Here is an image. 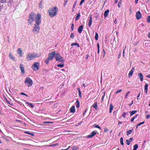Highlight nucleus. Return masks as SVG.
Instances as JSON below:
<instances>
[{
    "label": "nucleus",
    "instance_id": "63",
    "mask_svg": "<svg viewBox=\"0 0 150 150\" xmlns=\"http://www.w3.org/2000/svg\"><path fill=\"white\" fill-rule=\"evenodd\" d=\"M105 52H104V53H103V57H105Z\"/></svg>",
    "mask_w": 150,
    "mask_h": 150
},
{
    "label": "nucleus",
    "instance_id": "13",
    "mask_svg": "<svg viewBox=\"0 0 150 150\" xmlns=\"http://www.w3.org/2000/svg\"><path fill=\"white\" fill-rule=\"evenodd\" d=\"M92 107L94 108L96 110H97L98 109L97 102L94 103V104L92 105Z\"/></svg>",
    "mask_w": 150,
    "mask_h": 150
},
{
    "label": "nucleus",
    "instance_id": "44",
    "mask_svg": "<svg viewBox=\"0 0 150 150\" xmlns=\"http://www.w3.org/2000/svg\"><path fill=\"white\" fill-rule=\"evenodd\" d=\"M21 95H24V96H26L27 97H28V96L26 94L22 92V93H21Z\"/></svg>",
    "mask_w": 150,
    "mask_h": 150
},
{
    "label": "nucleus",
    "instance_id": "58",
    "mask_svg": "<svg viewBox=\"0 0 150 150\" xmlns=\"http://www.w3.org/2000/svg\"><path fill=\"white\" fill-rule=\"evenodd\" d=\"M105 93L104 92V93L103 95L102 96V99H104V96H105Z\"/></svg>",
    "mask_w": 150,
    "mask_h": 150
},
{
    "label": "nucleus",
    "instance_id": "52",
    "mask_svg": "<svg viewBox=\"0 0 150 150\" xmlns=\"http://www.w3.org/2000/svg\"><path fill=\"white\" fill-rule=\"evenodd\" d=\"M108 129L106 128H104V132H106L107 131H108Z\"/></svg>",
    "mask_w": 150,
    "mask_h": 150
},
{
    "label": "nucleus",
    "instance_id": "15",
    "mask_svg": "<svg viewBox=\"0 0 150 150\" xmlns=\"http://www.w3.org/2000/svg\"><path fill=\"white\" fill-rule=\"evenodd\" d=\"M75 111L74 106H73L70 109V112L71 113H74Z\"/></svg>",
    "mask_w": 150,
    "mask_h": 150
},
{
    "label": "nucleus",
    "instance_id": "27",
    "mask_svg": "<svg viewBox=\"0 0 150 150\" xmlns=\"http://www.w3.org/2000/svg\"><path fill=\"white\" fill-rule=\"evenodd\" d=\"M133 130V128L132 129H131V130H129V131H127V135H129V134H130L132 132Z\"/></svg>",
    "mask_w": 150,
    "mask_h": 150
},
{
    "label": "nucleus",
    "instance_id": "50",
    "mask_svg": "<svg viewBox=\"0 0 150 150\" xmlns=\"http://www.w3.org/2000/svg\"><path fill=\"white\" fill-rule=\"evenodd\" d=\"M80 103H76V106L77 108H79V107Z\"/></svg>",
    "mask_w": 150,
    "mask_h": 150
},
{
    "label": "nucleus",
    "instance_id": "6",
    "mask_svg": "<svg viewBox=\"0 0 150 150\" xmlns=\"http://www.w3.org/2000/svg\"><path fill=\"white\" fill-rule=\"evenodd\" d=\"M39 63L38 62H36L34 63L32 67V69L34 71H37L39 69Z\"/></svg>",
    "mask_w": 150,
    "mask_h": 150
},
{
    "label": "nucleus",
    "instance_id": "36",
    "mask_svg": "<svg viewBox=\"0 0 150 150\" xmlns=\"http://www.w3.org/2000/svg\"><path fill=\"white\" fill-rule=\"evenodd\" d=\"M97 46L98 49V50L97 51V53L98 54L99 53V52H100V50H99L100 47H99V43H98L97 44Z\"/></svg>",
    "mask_w": 150,
    "mask_h": 150
},
{
    "label": "nucleus",
    "instance_id": "18",
    "mask_svg": "<svg viewBox=\"0 0 150 150\" xmlns=\"http://www.w3.org/2000/svg\"><path fill=\"white\" fill-rule=\"evenodd\" d=\"M133 139V138L132 137L130 138L129 140H126V142L127 144L128 145H129L130 144V142H131L132 140Z\"/></svg>",
    "mask_w": 150,
    "mask_h": 150
},
{
    "label": "nucleus",
    "instance_id": "40",
    "mask_svg": "<svg viewBox=\"0 0 150 150\" xmlns=\"http://www.w3.org/2000/svg\"><path fill=\"white\" fill-rule=\"evenodd\" d=\"M72 149L73 150H77V147L76 146H74L73 147H72Z\"/></svg>",
    "mask_w": 150,
    "mask_h": 150
},
{
    "label": "nucleus",
    "instance_id": "34",
    "mask_svg": "<svg viewBox=\"0 0 150 150\" xmlns=\"http://www.w3.org/2000/svg\"><path fill=\"white\" fill-rule=\"evenodd\" d=\"M9 56L10 57V58L12 59V60H15V58L14 57H13V56H12L11 53H10L9 54Z\"/></svg>",
    "mask_w": 150,
    "mask_h": 150
},
{
    "label": "nucleus",
    "instance_id": "16",
    "mask_svg": "<svg viewBox=\"0 0 150 150\" xmlns=\"http://www.w3.org/2000/svg\"><path fill=\"white\" fill-rule=\"evenodd\" d=\"M109 9H107L105 11L104 13V16L105 17H107L108 15V13L109 12Z\"/></svg>",
    "mask_w": 150,
    "mask_h": 150
},
{
    "label": "nucleus",
    "instance_id": "49",
    "mask_svg": "<svg viewBox=\"0 0 150 150\" xmlns=\"http://www.w3.org/2000/svg\"><path fill=\"white\" fill-rule=\"evenodd\" d=\"M85 0H81L80 2V5H82V4L84 2Z\"/></svg>",
    "mask_w": 150,
    "mask_h": 150
},
{
    "label": "nucleus",
    "instance_id": "25",
    "mask_svg": "<svg viewBox=\"0 0 150 150\" xmlns=\"http://www.w3.org/2000/svg\"><path fill=\"white\" fill-rule=\"evenodd\" d=\"M74 45L77 46L78 47H79V44L78 43H73L71 45V46H74Z\"/></svg>",
    "mask_w": 150,
    "mask_h": 150
},
{
    "label": "nucleus",
    "instance_id": "43",
    "mask_svg": "<svg viewBox=\"0 0 150 150\" xmlns=\"http://www.w3.org/2000/svg\"><path fill=\"white\" fill-rule=\"evenodd\" d=\"M147 21L148 23L150 22V16H149L147 17Z\"/></svg>",
    "mask_w": 150,
    "mask_h": 150
},
{
    "label": "nucleus",
    "instance_id": "20",
    "mask_svg": "<svg viewBox=\"0 0 150 150\" xmlns=\"http://www.w3.org/2000/svg\"><path fill=\"white\" fill-rule=\"evenodd\" d=\"M80 16H81V15H80V12H79L78 13V14H77V15L76 17L75 18L76 20H78L79 19V18Z\"/></svg>",
    "mask_w": 150,
    "mask_h": 150
},
{
    "label": "nucleus",
    "instance_id": "48",
    "mask_svg": "<svg viewBox=\"0 0 150 150\" xmlns=\"http://www.w3.org/2000/svg\"><path fill=\"white\" fill-rule=\"evenodd\" d=\"M122 91V90L121 89H120L117 91L116 92H115V93L116 94H117L118 93H120Z\"/></svg>",
    "mask_w": 150,
    "mask_h": 150
},
{
    "label": "nucleus",
    "instance_id": "61",
    "mask_svg": "<svg viewBox=\"0 0 150 150\" xmlns=\"http://www.w3.org/2000/svg\"><path fill=\"white\" fill-rule=\"evenodd\" d=\"M134 118H133V117H132V118L131 119V121L132 122H133V121H134Z\"/></svg>",
    "mask_w": 150,
    "mask_h": 150
},
{
    "label": "nucleus",
    "instance_id": "46",
    "mask_svg": "<svg viewBox=\"0 0 150 150\" xmlns=\"http://www.w3.org/2000/svg\"><path fill=\"white\" fill-rule=\"evenodd\" d=\"M74 37V35L73 34V33H71V35H70V37L72 38H73Z\"/></svg>",
    "mask_w": 150,
    "mask_h": 150
},
{
    "label": "nucleus",
    "instance_id": "57",
    "mask_svg": "<svg viewBox=\"0 0 150 150\" xmlns=\"http://www.w3.org/2000/svg\"><path fill=\"white\" fill-rule=\"evenodd\" d=\"M76 103H80L78 99H76Z\"/></svg>",
    "mask_w": 150,
    "mask_h": 150
},
{
    "label": "nucleus",
    "instance_id": "42",
    "mask_svg": "<svg viewBox=\"0 0 150 150\" xmlns=\"http://www.w3.org/2000/svg\"><path fill=\"white\" fill-rule=\"evenodd\" d=\"M74 24L73 23L71 25V31L73 30L74 29Z\"/></svg>",
    "mask_w": 150,
    "mask_h": 150
},
{
    "label": "nucleus",
    "instance_id": "2",
    "mask_svg": "<svg viewBox=\"0 0 150 150\" xmlns=\"http://www.w3.org/2000/svg\"><path fill=\"white\" fill-rule=\"evenodd\" d=\"M39 57V55L37 54L29 53L26 56V58L28 61H30L33 60L34 58Z\"/></svg>",
    "mask_w": 150,
    "mask_h": 150
},
{
    "label": "nucleus",
    "instance_id": "35",
    "mask_svg": "<svg viewBox=\"0 0 150 150\" xmlns=\"http://www.w3.org/2000/svg\"><path fill=\"white\" fill-rule=\"evenodd\" d=\"M148 84L146 83V84H145L144 86V90H148Z\"/></svg>",
    "mask_w": 150,
    "mask_h": 150
},
{
    "label": "nucleus",
    "instance_id": "54",
    "mask_svg": "<svg viewBox=\"0 0 150 150\" xmlns=\"http://www.w3.org/2000/svg\"><path fill=\"white\" fill-rule=\"evenodd\" d=\"M140 94V93H139V94H138V95L137 96V100H139V97Z\"/></svg>",
    "mask_w": 150,
    "mask_h": 150
},
{
    "label": "nucleus",
    "instance_id": "30",
    "mask_svg": "<svg viewBox=\"0 0 150 150\" xmlns=\"http://www.w3.org/2000/svg\"><path fill=\"white\" fill-rule=\"evenodd\" d=\"M77 90L78 91V93H79V96H80L81 97V91H80V90L79 88H77Z\"/></svg>",
    "mask_w": 150,
    "mask_h": 150
},
{
    "label": "nucleus",
    "instance_id": "23",
    "mask_svg": "<svg viewBox=\"0 0 150 150\" xmlns=\"http://www.w3.org/2000/svg\"><path fill=\"white\" fill-rule=\"evenodd\" d=\"M25 103L28 104V105L31 108H33V105L32 103H30L28 102H26Z\"/></svg>",
    "mask_w": 150,
    "mask_h": 150
},
{
    "label": "nucleus",
    "instance_id": "28",
    "mask_svg": "<svg viewBox=\"0 0 150 150\" xmlns=\"http://www.w3.org/2000/svg\"><path fill=\"white\" fill-rule=\"evenodd\" d=\"M122 1L121 0H120L119 1V2L118 3V6L119 7H121V4H122Z\"/></svg>",
    "mask_w": 150,
    "mask_h": 150
},
{
    "label": "nucleus",
    "instance_id": "32",
    "mask_svg": "<svg viewBox=\"0 0 150 150\" xmlns=\"http://www.w3.org/2000/svg\"><path fill=\"white\" fill-rule=\"evenodd\" d=\"M25 133H26V134H29L31 135L32 136H34V134L33 133H30V132H27V131H25Z\"/></svg>",
    "mask_w": 150,
    "mask_h": 150
},
{
    "label": "nucleus",
    "instance_id": "8",
    "mask_svg": "<svg viewBox=\"0 0 150 150\" xmlns=\"http://www.w3.org/2000/svg\"><path fill=\"white\" fill-rule=\"evenodd\" d=\"M136 16L137 20H139L142 18V15L140 11H137L136 14Z\"/></svg>",
    "mask_w": 150,
    "mask_h": 150
},
{
    "label": "nucleus",
    "instance_id": "29",
    "mask_svg": "<svg viewBox=\"0 0 150 150\" xmlns=\"http://www.w3.org/2000/svg\"><path fill=\"white\" fill-rule=\"evenodd\" d=\"M42 0H41L40 1V2L39 4V7L40 8H42Z\"/></svg>",
    "mask_w": 150,
    "mask_h": 150
},
{
    "label": "nucleus",
    "instance_id": "33",
    "mask_svg": "<svg viewBox=\"0 0 150 150\" xmlns=\"http://www.w3.org/2000/svg\"><path fill=\"white\" fill-rule=\"evenodd\" d=\"M120 143L121 144L123 145H124V143L123 142V138L122 137H121L120 138Z\"/></svg>",
    "mask_w": 150,
    "mask_h": 150
},
{
    "label": "nucleus",
    "instance_id": "38",
    "mask_svg": "<svg viewBox=\"0 0 150 150\" xmlns=\"http://www.w3.org/2000/svg\"><path fill=\"white\" fill-rule=\"evenodd\" d=\"M69 0H64V6H65L67 3V2H68Z\"/></svg>",
    "mask_w": 150,
    "mask_h": 150
},
{
    "label": "nucleus",
    "instance_id": "4",
    "mask_svg": "<svg viewBox=\"0 0 150 150\" xmlns=\"http://www.w3.org/2000/svg\"><path fill=\"white\" fill-rule=\"evenodd\" d=\"M25 83L28 86H31L33 83L32 80L29 77H27L26 78Z\"/></svg>",
    "mask_w": 150,
    "mask_h": 150
},
{
    "label": "nucleus",
    "instance_id": "53",
    "mask_svg": "<svg viewBox=\"0 0 150 150\" xmlns=\"http://www.w3.org/2000/svg\"><path fill=\"white\" fill-rule=\"evenodd\" d=\"M150 117V115H146V118H147V119H149Z\"/></svg>",
    "mask_w": 150,
    "mask_h": 150
},
{
    "label": "nucleus",
    "instance_id": "19",
    "mask_svg": "<svg viewBox=\"0 0 150 150\" xmlns=\"http://www.w3.org/2000/svg\"><path fill=\"white\" fill-rule=\"evenodd\" d=\"M137 112V110H132V111H130L129 113L130 114V116H131L133 115L134 114L136 113Z\"/></svg>",
    "mask_w": 150,
    "mask_h": 150
},
{
    "label": "nucleus",
    "instance_id": "31",
    "mask_svg": "<svg viewBox=\"0 0 150 150\" xmlns=\"http://www.w3.org/2000/svg\"><path fill=\"white\" fill-rule=\"evenodd\" d=\"M93 126L95 127L98 128L100 130L101 129V127L98 125L95 124L93 125Z\"/></svg>",
    "mask_w": 150,
    "mask_h": 150
},
{
    "label": "nucleus",
    "instance_id": "17",
    "mask_svg": "<svg viewBox=\"0 0 150 150\" xmlns=\"http://www.w3.org/2000/svg\"><path fill=\"white\" fill-rule=\"evenodd\" d=\"M138 76L139 77L141 81H142L143 79V76L142 73H139Z\"/></svg>",
    "mask_w": 150,
    "mask_h": 150
},
{
    "label": "nucleus",
    "instance_id": "55",
    "mask_svg": "<svg viewBox=\"0 0 150 150\" xmlns=\"http://www.w3.org/2000/svg\"><path fill=\"white\" fill-rule=\"evenodd\" d=\"M138 115H135L134 116V117H133V118H134V119H135L137 117Z\"/></svg>",
    "mask_w": 150,
    "mask_h": 150
},
{
    "label": "nucleus",
    "instance_id": "62",
    "mask_svg": "<svg viewBox=\"0 0 150 150\" xmlns=\"http://www.w3.org/2000/svg\"><path fill=\"white\" fill-rule=\"evenodd\" d=\"M133 101H132V103H130V104H129V105L130 106H131V105H132V104H133Z\"/></svg>",
    "mask_w": 150,
    "mask_h": 150
},
{
    "label": "nucleus",
    "instance_id": "45",
    "mask_svg": "<svg viewBox=\"0 0 150 150\" xmlns=\"http://www.w3.org/2000/svg\"><path fill=\"white\" fill-rule=\"evenodd\" d=\"M129 93H130L129 91H128V92H127L126 93V95H125V98H127V96H128V95L129 94Z\"/></svg>",
    "mask_w": 150,
    "mask_h": 150
},
{
    "label": "nucleus",
    "instance_id": "26",
    "mask_svg": "<svg viewBox=\"0 0 150 150\" xmlns=\"http://www.w3.org/2000/svg\"><path fill=\"white\" fill-rule=\"evenodd\" d=\"M138 145L137 144H135L134 146V149L133 150H136L138 148Z\"/></svg>",
    "mask_w": 150,
    "mask_h": 150
},
{
    "label": "nucleus",
    "instance_id": "21",
    "mask_svg": "<svg viewBox=\"0 0 150 150\" xmlns=\"http://www.w3.org/2000/svg\"><path fill=\"white\" fill-rule=\"evenodd\" d=\"M113 106L112 104H110V108L109 109V112L111 113L112 112V110L113 109Z\"/></svg>",
    "mask_w": 150,
    "mask_h": 150
},
{
    "label": "nucleus",
    "instance_id": "41",
    "mask_svg": "<svg viewBox=\"0 0 150 150\" xmlns=\"http://www.w3.org/2000/svg\"><path fill=\"white\" fill-rule=\"evenodd\" d=\"M49 60L50 59H48V58L47 59H46L45 61V62L47 64H48L49 63Z\"/></svg>",
    "mask_w": 150,
    "mask_h": 150
},
{
    "label": "nucleus",
    "instance_id": "9",
    "mask_svg": "<svg viewBox=\"0 0 150 150\" xmlns=\"http://www.w3.org/2000/svg\"><path fill=\"white\" fill-rule=\"evenodd\" d=\"M96 134V132L94 131H93L90 135L87 136L88 138H92Z\"/></svg>",
    "mask_w": 150,
    "mask_h": 150
},
{
    "label": "nucleus",
    "instance_id": "5",
    "mask_svg": "<svg viewBox=\"0 0 150 150\" xmlns=\"http://www.w3.org/2000/svg\"><path fill=\"white\" fill-rule=\"evenodd\" d=\"M55 58L57 61L63 62L65 61L63 58L59 54H57L55 55Z\"/></svg>",
    "mask_w": 150,
    "mask_h": 150
},
{
    "label": "nucleus",
    "instance_id": "37",
    "mask_svg": "<svg viewBox=\"0 0 150 150\" xmlns=\"http://www.w3.org/2000/svg\"><path fill=\"white\" fill-rule=\"evenodd\" d=\"M64 64H58L57 65V66L58 67H60L61 68H62L64 67Z\"/></svg>",
    "mask_w": 150,
    "mask_h": 150
},
{
    "label": "nucleus",
    "instance_id": "10",
    "mask_svg": "<svg viewBox=\"0 0 150 150\" xmlns=\"http://www.w3.org/2000/svg\"><path fill=\"white\" fill-rule=\"evenodd\" d=\"M83 25H80L78 28V32L79 34H81L83 30Z\"/></svg>",
    "mask_w": 150,
    "mask_h": 150
},
{
    "label": "nucleus",
    "instance_id": "7",
    "mask_svg": "<svg viewBox=\"0 0 150 150\" xmlns=\"http://www.w3.org/2000/svg\"><path fill=\"white\" fill-rule=\"evenodd\" d=\"M55 51H53L51 52V53L49 54V56L48 58L49 59H50V60H52L53 58H54V56L55 55Z\"/></svg>",
    "mask_w": 150,
    "mask_h": 150
},
{
    "label": "nucleus",
    "instance_id": "3",
    "mask_svg": "<svg viewBox=\"0 0 150 150\" xmlns=\"http://www.w3.org/2000/svg\"><path fill=\"white\" fill-rule=\"evenodd\" d=\"M58 10V9L56 6L52 8L49 12V15L51 17L54 16L56 15Z\"/></svg>",
    "mask_w": 150,
    "mask_h": 150
},
{
    "label": "nucleus",
    "instance_id": "51",
    "mask_svg": "<svg viewBox=\"0 0 150 150\" xmlns=\"http://www.w3.org/2000/svg\"><path fill=\"white\" fill-rule=\"evenodd\" d=\"M127 113H126V112H124L123 114L122 115V116L123 117H124V118H125V115H126V114H127Z\"/></svg>",
    "mask_w": 150,
    "mask_h": 150
},
{
    "label": "nucleus",
    "instance_id": "11",
    "mask_svg": "<svg viewBox=\"0 0 150 150\" xmlns=\"http://www.w3.org/2000/svg\"><path fill=\"white\" fill-rule=\"evenodd\" d=\"M20 68L21 72V73H24L25 72L24 71V66L22 64H20Z\"/></svg>",
    "mask_w": 150,
    "mask_h": 150
},
{
    "label": "nucleus",
    "instance_id": "60",
    "mask_svg": "<svg viewBox=\"0 0 150 150\" xmlns=\"http://www.w3.org/2000/svg\"><path fill=\"white\" fill-rule=\"evenodd\" d=\"M148 36L149 38H150V32L148 33Z\"/></svg>",
    "mask_w": 150,
    "mask_h": 150
},
{
    "label": "nucleus",
    "instance_id": "59",
    "mask_svg": "<svg viewBox=\"0 0 150 150\" xmlns=\"http://www.w3.org/2000/svg\"><path fill=\"white\" fill-rule=\"evenodd\" d=\"M138 0H135V3L136 4L138 3Z\"/></svg>",
    "mask_w": 150,
    "mask_h": 150
},
{
    "label": "nucleus",
    "instance_id": "56",
    "mask_svg": "<svg viewBox=\"0 0 150 150\" xmlns=\"http://www.w3.org/2000/svg\"><path fill=\"white\" fill-rule=\"evenodd\" d=\"M45 123H52L53 122H44Z\"/></svg>",
    "mask_w": 150,
    "mask_h": 150
},
{
    "label": "nucleus",
    "instance_id": "14",
    "mask_svg": "<svg viewBox=\"0 0 150 150\" xmlns=\"http://www.w3.org/2000/svg\"><path fill=\"white\" fill-rule=\"evenodd\" d=\"M92 15H91V16L90 17V18L89 20V23H88V26L89 27H91V23L92 22Z\"/></svg>",
    "mask_w": 150,
    "mask_h": 150
},
{
    "label": "nucleus",
    "instance_id": "64",
    "mask_svg": "<svg viewBox=\"0 0 150 150\" xmlns=\"http://www.w3.org/2000/svg\"><path fill=\"white\" fill-rule=\"evenodd\" d=\"M146 77L150 78V74L146 76Z\"/></svg>",
    "mask_w": 150,
    "mask_h": 150
},
{
    "label": "nucleus",
    "instance_id": "39",
    "mask_svg": "<svg viewBox=\"0 0 150 150\" xmlns=\"http://www.w3.org/2000/svg\"><path fill=\"white\" fill-rule=\"evenodd\" d=\"M144 121L142 122H141L139 123V124H137V127L136 128H137V126H140V125H141L144 124Z\"/></svg>",
    "mask_w": 150,
    "mask_h": 150
},
{
    "label": "nucleus",
    "instance_id": "12",
    "mask_svg": "<svg viewBox=\"0 0 150 150\" xmlns=\"http://www.w3.org/2000/svg\"><path fill=\"white\" fill-rule=\"evenodd\" d=\"M134 71V67H133L132 69L130 70V71H129V74H128V76L130 78L131 77L133 73V72Z\"/></svg>",
    "mask_w": 150,
    "mask_h": 150
},
{
    "label": "nucleus",
    "instance_id": "22",
    "mask_svg": "<svg viewBox=\"0 0 150 150\" xmlns=\"http://www.w3.org/2000/svg\"><path fill=\"white\" fill-rule=\"evenodd\" d=\"M17 53L18 54H20V56L22 54V51L21 48H18L17 51Z\"/></svg>",
    "mask_w": 150,
    "mask_h": 150
},
{
    "label": "nucleus",
    "instance_id": "24",
    "mask_svg": "<svg viewBox=\"0 0 150 150\" xmlns=\"http://www.w3.org/2000/svg\"><path fill=\"white\" fill-rule=\"evenodd\" d=\"M98 33L97 32H96L95 33V38L96 40H97L98 39Z\"/></svg>",
    "mask_w": 150,
    "mask_h": 150
},
{
    "label": "nucleus",
    "instance_id": "1",
    "mask_svg": "<svg viewBox=\"0 0 150 150\" xmlns=\"http://www.w3.org/2000/svg\"><path fill=\"white\" fill-rule=\"evenodd\" d=\"M35 21V23L34 25V27L33 30V33L36 34L39 32L40 28L39 25L41 23V15L39 13L37 15L32 12L29 16L28 21L29 25H31L33 21Z\"/></svg>",
    "mask_w": 150,
    "mask_h": 150
},
{
    "label": "nucleus",
    "instance_id": "47",
    "mask_svg": "<svg viewBox=\"0 0 150 150\" xmlns=\"http://www.w3.org/2000/svg\"><path fill=\"white\" fill-rule=\"evenodd\" d=\"M0 2L2 3H5L6 2V0H0Z\"/></svg>",
    "mask_w": 150,
    "mask_h": 150
}]
</instances>
